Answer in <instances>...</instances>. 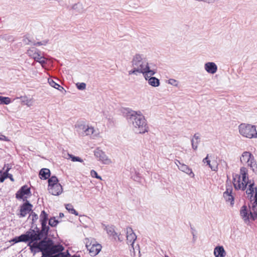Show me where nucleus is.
<instances>
[{
  "instance_id": "27",
  "label": "nucleus",
  "mask_w": 257,
  "mask_h": 257,
  "mask_svg": "<svg viewBox=\"0 0 257 257\" xmlns=\"http://www.w3.org/2000/svg\"><path fill=\"white\" fill-rule=\"evenodd\" d=\"M48 214L44 211H42L40 215V221L41 222H47L48 220Z\"/></svg>"
},
{
  "instance_id": "22",
  "label": "nucleus",
  "mask_w": 257,
  "mask_h": 257,
  "mask_svg": "<svg viewBox=\"0 0 257 257\" xmlns=\"http://www.w3.org/2000/svg\"><path fill=\"white\" fill-rule=\"evenodd\" d=\"M231 193L232 189L231 187L229 189L227 188L226 190L223 193L224 197L226 198L227 201H230L231 202L233 201V197L231 195Z\"/></svg>"
},
{
  "instance_id": "21",
  "label": "nucleus",
  "mask_w": 257,
  "mask_h": 257,
  "mask_svg": "<svg viewBox=\"0 0 257 257\" xmlns=\"http://www.w3.org/2000/svg\"><path fill=\"white\" fill-rule=\"evenodd\" d=\"M39 175L41 176L40 178L41 179H48L50 176V171L48 169H42L40 171Z\"/></svg>"
},
{
  "instance_id": "18",
  "label": "nucleus",
  "mask_w": 257,
  "mask_h": 257,
  "mask_svg": "<svg viewBox=\"0 0 257 257\" xmlns=\"http://www.w3.org/2000/svg\"><path fill=\"white\" fill-rule=\"evenodd\" d=\"M205 69L209 73H215L217 69V66L213 62H208L205 65Z\"/></svg>"
},
{
  "instance_id": "25",
  "label": "nucleus",
  "mask_w": 257,
  "mask_h": 257,
  "mask_svg": "<svg viewBox=\"0 0 257 257\" xmlns=\"http://www.w3.org/2000/svg\"><path fill=\"white\" fill-rule=\"evenodd\" d=\"M66 209L69 211V213L78 215V213L74 209L73 206L71 204H67L65 205Z\"/></svg>"
},
{
  "instance_id": "37",
  "label": "nucleus",
  "mask_w": 257,
  "mask_h": 257,
  "mask_svg": "<svg viewBox=\"0 0 257 257\" xmlns=\"http://www.w3.org/2000/svg\"><path fill=\"white\" fill-rule=\"evenodd\" d=\"M198 143V142H197V141L195 140H194V139H193L192 140V146L193 149L194 150H196L197 149Z\"/></svg>"
},
{
  "instance_id": "5",
  "label": "nucleus",
  "mask_w": 257,
  "mask_h": 257,
  "mask_svg": "<svg viewBox=\"0 0 257 257\" xmlns=\"http://www.w3.org/2000/svg\"><path fill=\"white\" fill-rule=\"evenodd\" d=\"M48 190L50 194L55 196L59 195L63 192V187L56 176H53L49 179Z\"/></svg>"
},
{
  "instance_id": "31",
  "label": "nucleus",
  "mask_w": 257,
  "mask_h": 257,
  "mask_svg": "<svg viewBox=\"0 0 257 257\" xmlns=\"http://www.w3.org/2000/svg\"><path fill=\"white\" fill-rule=\"evenodd\" d=\"M76 86L79 90H83L86 88V84L85 83H77Z\"/></svg>"
},
{
  "instance_id": "23",
  "label": "nucleus",
  "mask_w": 257,
  "mask_h": 257,
  "mask_svg": "<svg viewBox=\"0 0 257 257\" xmlns=\"http://www.w3.org/2000/svg\"><path fill=\"white\" fill-rule=\"evenodd\" d=\"M149 84L153 86L156 87L159 85V80L156 77H152L149 79Z\"/></svg>"
},
{
  "instance_id": "35",
  "label": "nucleus",
  "mask_w": 257,
  "mask_h": 257,
  "mask_svg": "<svg viewBox=\"0 0 257 257\" xmlns=\"http://www.w3.org/2000/svg\"><path fill=\"white\" fill-rule=\"evenodd\" d=\"M49 84L53 87L55 88H58V87L60 86L59 84L54 82L53 80H49Z\"/></svg>"
},
{
  "instance_id": "7",
  "label": "nucleus",
  "mask_w": 257,
  "mask_h": 257,
  "mask_svg": "<svg viewBox=\"0 0 257 257\" xmlns=\"http://www.w3.org/2000/svg\"><path fill=\"white\" fill-rule=\"evenodd\" d=\"M133 124L140 134L148 132V126L144 116L142 115L137 114L135 116Z\"/></svg>"
},
{
  "instance_id": "16",
  "label": "nucleus",
  "mask_w": 257,
  "mask_h": 257,
  "mask_svg": "<svg viewBox=\"0 0 257 257\" xmlns=\"http://www.w3.org/2000/svg\"><path fill=\"white\" fill-rule=\"evenodd\" d=\"M137 238V236L131 228H126V240L128 244L133 246L134 243Z\"/></svg>"
},
{
  "instance_id": "28",
  "label": "nucleus",
  "mask_w": 257,
  "mask_h": 257,
  "mask_svg": "<svg viewBox=\"0 0 257 257\" xmlns=\"http://www.w3.org/2000/svg\"><path fill=\"white\" fill-rule=\"evenodd\" d=\"M11 102V98L8 97L0 96V104H8Z\"/></svg>"
},
{
  "instance_id": "2",
  "label": "nucleus",
  "mask_w": 257,
  "mask_h": 257,
  "mask_svg": "<svg viewBox=\"0 0 257 257\" xmlns=\"http://www.w3.org/2000/svg\"><path fill=\"white\" fill-rule=\"evenodd\" d=\"M43 247H46L45 251L49 255L47 257H65V252H62L64 247L61 244H55L51 238H44L42 240Z\"/></svg>"
},
{
  "instance_id": "30",
  "label": "nucleus",
  "mask_w": 257,
  "mask_h": 257,
  "mask_svg": "<svg viewBox=\"0 0 257 257\" xmlns=\"http://www.w3.org/2000/svg\"><path fill=\"white\" fill-rule=\"evenodd\" d=\"M94 132V128L92 127H88L85 131L86 135H92Z\"/></svg>"
},
{
  "instance_id": "13",
  "label": "nucleus",
  "mask_w": 257,
  "mask_h": 257,
  "mask_svg": "<svg viewBox=\"0 0 257 257\" xmlns=\"http://www.w3.org/2000/svg\"><path fill=\"white\" fill-rule=\"evenodd\" d=\"M137 66L138 69H139L140 73H143L145 74L146 79L155 74V72L154 71L150 70L148 63L146 62L143 61Z\"/></svg>"
},
{
  "instance_id": "6",
  "label": "nucleus",
  "mask_w": 257,
  "mask_h": 257,
  "mask_svg": "<svg viewBox=\"0 0 257 257\" xmlns=\"http://www.w3.org/2000/svg\"><path fill=\"white\" fill-rule=\"evenodd\" d=\"M240 134L243 137L249 139L257 138L255 127L249 124L241 123L239 125Z\"/></svg>"
},
{
  "instance_id": "32",
  "label": "nucleus",
  "mask_w": 257,
  "mask_h": 257,
  "mask_svg": "<svg viewBox=\"0 0 257 257\" xmlns=\"http://www.w3.org/2000/svg\"><path fill=\"white\" fill-rule=\"evenodd\" d=\"M90 174L92 177L101 180V177L98 175L97 172L93 170H91L90 172Z\"/></svg>"
},
{
  "instance_id": "4",
  "label": "nucleus",
  "mask_w": 257,
  "mask_h": 257,
  "mask_svg": "<svg viewBox=\"0 0 257 257\" xmlns=\"http://www.w3.org/2000/svg\"><path fill=\"white\" fill-rule=\"evenodd\" d=\"M41 229L40 230H35L30 229L29 230L30 234H35L34 238H32L33 242H39V241L43 240L44 238H48L47 237L49 227L47 226V222H41Z\"/></svg>"
},
{
  "instance_id": "24",
  "label": "nucleus",
  "mask_w": 257,
  "mask_h": 257,
  "mask_svg": "<svg viewBox=\"0 0 257 257\" xmlns=\"http://www.w3.org/2000/svg\"><path fill=\"white\" fill-rule=\"evenodd\" d=\"M178 162L180 165L179 167L180 170L188 174L192 173L191 169H190L187 165L181 164L179 161H178Z\"/></svg>"
},
{
  "instance_id": "34",
  "label": "nucleus",
  "mask_w": 257,
  "mask_h": 257,
  "mask_svg": "<svg viewBox=\"0 0 257 257\" xmlns=\"http://www.w3.org/2000/svg\"><path fill=\"white\" fill-rule=\"evenodd\" d=\"M69 156L71 157L72 161L73 162H75V161L79 162H83V160L79 157H74V156H73L72 155H70Z\"/></svg>"
},
{
  "instance_id": "20",
  "label": "nucleus",
  "mask_w": 257,
  "mask_h": 257,
  "mask_svg": "<svg viewBox=\"0 0 257 257\" xmlns=\"http://www.w3.org/2000/svg\"><path fill=\"white\" fill-rule=\"evenodd\" d=\"M240 215L245 222L249 221V215L247 213L246 207L243 206L240 210Z\"/></svg>"
},
{
  "instance_id": "33",
  "label": "nucleus",
  "mask_w": 257,
  "mask_h": 257,
  "mask_svg": "<svg viewBox=\"0 0 257 257\" xmlns=\"http://www.w3.org/2000/svg\"><path fill=\"white\" fill-rule=\"evenodd\" d=\"M204 163H207V164L209 166V167L213 170V167L210 164V161L208 160V155H207L206 157L204 158L203 160Z\"/></svg>"
},
{
  "instance_id": "38",
  "label": "nucleus",
  "mask_w": 257,
  "mask_h": 257,
  "mask_svg": "<svg viewBox=\"0 0 257 257\" xmlns=\"http://www.w3.org/2000/svg\"><path fill=\"white\" fill-rule=\"evenodd\" d=\"M137 73H140L139 69L138 68H135L134 70L130 71L128 72L129 75H131L133 74H137Z\"/></svg>"
},
{
  "instance_id": "19",
  "label": "nucleus",
  "mask_w": 257,
  "mask_h": 257,
  "mask_svg": "<svg viewBox=\"0 0 257 257\" xmlns=\"http://www.w3.org/2000/svg\"><path fill=\"white\" fill-rule=\"evenodd\" d=\"M214 254L215 257H224L226 252L223 246H217L214 250Z\"/></svg>"
},
{
  "instance_id": "43",
  "label": "nucleus",
  "mask_w": 257,
  "mask_h": 257,
  "mask_svg": "<svg viewBox=\"0 0 257 257\" xmlns=\"http://www.w3.org/2000/svg\"><path fill=\"white\" fill-rule=\"evenodd\" d=\"M11 169V168L9 166H7V169H6L5 171L4 172H7V174H8L9 171Z\"/></svg>"
},
{
  "instance_id": "29",
  "label": "nucleus",
  "mask_w": 257,
  "mask_h": 257,
  "mask_svg": "<svg viewBox=\"0 0 257 257\" xmlns=\"http://www.w3.org/2000/svg\"><path fill=\"white\" fill-rule=\"evenodd\" d=\"M58 223V221L54 217L51 218L49 220V224L52 227L56 226Z\"/></svg>"
},
{
  "instance_id": "9",
  "label": "nucleus",
  "mask_w": 257,
  "mask_h": 257,
  "mask_svg": "<svg viewBox=\"0 0 257 257\" xmlns=\"http://www.w3.org/2000/svg\"><path fill=\"white\" fill-rule=\"evenodd\" d=\"M86 247L91 256H95L101 249V244L98 243L94 240L88 238L86 239Z\"/></svg>"
},
{
  "instance_id": "1",
  "label": "nucleus",
  "mask_w": 257,
  "mask_h": 257,
  "mask_svg": "<svg viewBox=\"0 0 257 257\" xmlns=\"http://www.w3.org/2000/svg\"><path fill=\"white\" fill-rule=\"evenodd\" d=\"M251 184L254 185V183H251L249 181L248 171L245 167H241L239 174H236L233 176V184L235 190L243 191L246 189L247 184Z\"/></svg>"
},
{
  "instance_id": "40",
  "label": "nucleus",
  "mask_w": 257,
  "mask_h": 257,
  "mask_svg": "<svg viewBox=\"0 0 257 257\" xmlns=\"http://www.w3.org/2000/svg\"><path fill=\"white\" fill-rule=\"evenodd\" d=\"M0 140L6 142L10 141L9 139L7 137L1 134H0Z\"/></svg>"
},
{
  "instance_id": "11",
  "label": "nucleus",
  "mask_w": 257,
  "mask_h": 257,
  "mask_svg": "<svg viewBox=\"0 0 257 257\" xmlns=\"http://www.w3.org/2000/svg\"><path fill=\"white\" fill-rule=\"evenodd\" d=\"M30 249L33 254H35L40 251L42 252L41 257H47L49 255L48 252L45 251L46 247L44 248L43 247L42 240L39 241V242H35L33 244H32V245H30Z\"/></svg>"
},
{
  "instance_id": "44",
  "label": "nucleus",
  "mask_w": 257,
  "mask_h": 257,
  "mask_svg": "<svg viewBox=\"0 0 257 257\" xmlns=\"http://www.w3.org/2000/svg\"><path fill=\"white\" fill-rule=\"evenodd\" d=\"M63 213H60V216H63Z\"/></svg>"
},
{
  "instance_id": "39",
  "label": "nucleus",
  "mask_w": 257,
  "mask_h": 257,
  "mask_svg": "<svg viewBox=\"0 0 257 257\" xmlns=\"http://www.w3.org/2000/svg\"><path fill=\"white\" fill-rule=\"evenodd\" d=\"M30 216H31L32 218V223H34V221L38 219V215L34 212H32Z\"/></svg>"
},
{
  "instance_id": "45",
  "label": "nucleus",
  "mask_w": 257,
  "mask_h": 257,
  "mask_svg": "<svg viewBox=\"0 0 257 257\" xmlns=\"http://www.w3.org/2000/svg\"><path fill=\"white\" fill-rule=\"evenodd\" d=\"M165 257H169L168 256L166 255Z\"/></svg>"
},
{
  "instance_id": "17",
  "label": "nucleus",
  "mask_w": 257,
  "mask_h": 257,
  "mask_svg": "<svg viewBox=\"0 0 257 257\" xmlns=\"http://www.w3.org/2000/svg\"><path fill=\"white\" fill-rule=\"evenodd\" d=\"M94 155L99 159L103 164H108L111 162V161L108 159L104 152L101 150H97L94 153Z\"/></svg>"
},
{
  "instance_id": "10",
  "label": "nucleus",
  "mask_w": 257,
  "mask_h": 257,
  "mask_svg": "<svg viewBox=\"0 0 257 257\" xmlns=\"http://www.w3.org/2000/svg\"><path fill=\"white\" fill-rule=\"evenodd\" d=\"M35 234H30L29 231L26 232L25 234H23L18 237H16L13 238L11 241H13L15 243H18L19 242H28V246L30 248V245L32 244H34L35 242L32 241V238H34Z\"/></svg>"
},
{
  "instance_id": "14",
  "label": "nucleus",
  "mask_w": 257,
  "mask_h": 257,
  "mask_svg": "<svg viewBox=\"0 0 257 257\" xmlns=\"http://www.w3.org/2000/svg\"><path fill=\"white\" fill-rule=\"evenodd\" d=\"M30 196V188L27 185L22 186L16 194L17 199H23L24 201H27V198Z\"/></svg>"
},
{
  "instance_id": "8",
  "label": "nucleus",
  "mask_w": 257,
  "mask_h": 257,
  "mask_svg": "<svg viewBox=\"0 0 257 257\" xmlns=\"http://www.w3.org/2000/svg\"><path fill=\"white\" fill-rule=\"evenodd\" d=\"M242 164H246L254 172H257V164L253 155L249 152H244L240 157Z\"/></svg>"
},
{
  "instance_id": "36",
  "label": "nucleus",
  "mask_w": 257,
  "mask_h": 257,
  "mask_svg": "<svg viewBox=\"0 0 257 257\" xmlns=\"http://www.w3.org/2000/svg\"><path fill=\"white\" fill-rule=\"evenodd\" d=\"M7 178V172H4L3 174L0 177V182L3 183L4 182L5 180Z\"/></svg>"
},
{
  "instance_id": "15",
  "label": "nucleus",
  "mask_w": 257,
  "mask_h": 257,
  "mask_svg": "<svg viewBox=\"0 0 257 257\" xmlns=\"http://www.w3.org/2000/svg\"><path fill=\"white\" fill-rule=\"evenodd\" d=\"M33 206L28 201L20 206V213L18 214L19 217H25L32 210Z\"/></svg>"
},
{
  "instance_id": "12",
  "label": "nucleus",
  "mask_w": 257,
  "mask_h": 257,
  "mask_svg": "<svg viewBox=\"0 0 257 257\" xmlns=\"http://www.w3.org/2000/svg\"><path fill=\"white\" fill-rule=\"evenodd\" d=\"M29 56L33 58L35 61L39 62L42 65L46 63L45 58L43 57L41 52L35 49H29L27 51Z\"/></svg>"
},
{
  "instance_id": "41",
  "label": "nucleus",
  "mask_w": 257,
  "mask_h": 257,
  "mask_svg": "<svg viewBox=\"0 0 257 257\" xmlns=\"http://www.w3.org/2000/svg\"><path fill=\"white\" fill-rule=\"evenodd\" d=\"M9 178L12 182L14 181V179L13 178V175L11 174H7V178Z\"/></svg>"
},
{
  "instance_id": "46",
  "label": "nucleus",
  "mask_w": 257,
  "mask_h": 257,
  "mask_svg": "<svg viewBox=\"0 0 257 257\" xmlns=\"http://www.w3.org/2000/svg\"><path fill=\"white\" fill-rule=\"evenodd\" d=\"M0 173H2V172L0 171Z\"/></svg>"
},
{
  "instance_id": "42",
  "label": "nucleus",
  "mask_w": 257,
  "mask_h": 257,
  "mask_svg": "<svg viewBox=\"0 0 257 257\" xmlns=\"http://www.w3.org/2000/svg\"><path fill=\"white\" fill-rule=\"evenodd\" d=\"M193 139H194V140H196L197 142H198V140L199 139V137L197 136L196 134L194 136Z\"/></svg>"
},
{
  "instance_id": "26",
  "label": "nucleus",
  "mask_w": 257,
  "mask_h": 257,
  "mask_svg": "<svg viewBox=\"0 0 257 257\" xmlns=\"http://www.w3.org/2000/svg\"><path fill=\"white\" fill-rule=\"evenodd\" d=\"M142 59L140 55H136L133 59V65L138 66L140 63L142 62Z\"/></svg>"
},
{
  "instance_id": "3",
  "label": "nucleus",
  "mask_w": 257,
  "mask_h": 257,
  "mask_svg": "<svg viewBox=\"0 0 257 257\" xmlns=\"http://www.w3.org/2000/svg\"><path fill=\"white\" fill-rule=\"evenodd\" d=\"M246 193L250 199L252 206L250 207V216L253 220L257 218V186L253 187V184H250Z\"/></svg>"
}]
</instances>
